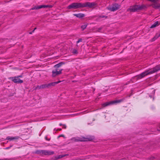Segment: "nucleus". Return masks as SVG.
<instances>
[{
	"mask_svg": "<svg viewBox=\"0 0 160 160\" xmlns=\"http://www.w3.org/2000/svg\"><path fill=\"white\" fill-rule=\"evenodd\" d=\"M42 155H47V150H42Z\"/></svg>",
	"mask_w": 160,
	"mask_h": 160,
	"instance_id": "obj_23",
	"label": "nucleus"
},
{
	"mask_svg": "<svg viewBox=\"0 0 160 160\" xmlns=\"http://www.w3.org/2000/svg\"><path fill=\"white\" fill-rule=\"evenodd\" d=\"M12 80L15 83H21L23 82V81L18 78V77H15L14 78H12Z\"/></svg>",
	"mask_w": 160,
	"mask_h": 160,
	"instance_id": "obj_7",
	"label": "nucleus"
},
{
	"mask_svg": "<svg viewBox=\"0 0 160 160\" xmlns=\"http://www.w3.org/2000/svg\"><path fill=\"white\" fill-rule=\"evenodd\" d=\"M87 26V25H84L81 26V28H82V31L84 30L86 28Z\"/></svg>",
	"mask_w": 160,
	"mask_h": 160,
	"instance_id": "obj_22",
	"label": "nucleus"
},
{
	"mask_svg": "<svg viewBox=\"0 0 160 160\" xmlns=\"http://www.w3.org/2000/svg\"><path fill=\"white\" fill-rule=\"evenodd\" d=\"M54 154L53 151H47V155H50Z\"/></svg>",
	"mask_w": 160,
	"mask_h": 160,
	"instance_id": "obj_16",
	"label": "nucleus"
},
{
	"mask_svg": "<svg viewBox=\"0 0 160 160\" xmlns=\"http://www.w3.org/2000/svg\"><path fill=\"white\" fill-rule=\"evenodd\" d=\"M64 137V136L63 135H62H62H60L58 137V138H59V137Z\"/></svg>",
	"mask_w": 160,
	"mask_h": 160,
	"instance_id": "obj_32",
	"label": "nucleus"
},
{
	"mask_svg": "<svg viewBox=\"0 0 160 160\" xmlns=\"http://www.w3.org/2000/svg\"><path fill=\"white\" fill-rule=\"evenodd\" d=\"M48 85V84H44L42 85V86L43 89L46 88H49V87Z\"/></svg>",
	"mask_w": 160,
	"mask_h": 160,
	"instance_id": "obj_18",
	"label": "nucleus"
},
{
	"mask_svg": "<svg viewBox=\"0 0 160 160\" xmlns=\"http://www.w3.org/2000/svg\"><path fill=\"white\" fill-rule=\"evenodd\" d=\"M0 160H9L8 159H0Z\"/></svg>",
	"mask_w": 160,
	"mask_h": 160,
	"instance_id": "obj_37",
	"label": "nucleus"
},
{
	"mask_svg": "<svg viewBox=\"0 0 160 160\" xmlns=\"http://www.w3.org/2000/svg\"><path fill=\"white\" fill-rule=\"evenodd\" d=\"M96 5L95 2H86L84 3L74 2L73 3L67 7L68 9H76L79 8L88 7L89 8H92Z\"/></svg>",
	"mask_w": 160,
	"mask_h": 160,
	"instance_id": "obj_1",
	"label": "nucleus"
},
{
	"mask_svg": "<svg viewBox=\"0 0 160 160\" xmlns=\"http://www.w3.org/2000/svg\"><path fill=\"white\" fill-rule=\"evenodd\" d=\"M19 138V137L18 136L11 137V140H12L14 139H18Z\"/></svg>",
	"mask_w": 160,
	"mask_h": 160,
	"instance_id": "obj_19",
	"label": "nucleus"
},
{
	"mask_svg": "<svg viewBox=\"0 0 160 160\" xmlns=\"http://www.w3.org/2000/svg\"><path fill=\"white\" fill-rule=\"evenodd\" d=\"M39 6H35L31 9V10H35V9H39Z\"/></svg>",
	"mask_w": 160,
	"mask_h": 160,
	"instance_id": "obj_20",
	"label": "nucleus"
},
{
	"mask_svg": "<svg viewBox=\"0 0 160 160\" xmlns=\"http://www.w3.org/2000/svg\"><path fill=\"white\" fill-rule=\"evenodd\" d=\"M42 150H38L36 151L35 152V153L38 154H40L41 155H42Z\"/></svg>",
	"mask_w": 160,
	"mask_h": 160,
	"instance_id": "obj_17",
	"label": "nucleus"
},
{
	"mask_svg": "<svg viewBox=\"0 0 160 160\" xmlns=\"http://www.w3.org/2000/svg\"><path fill=\"white\" fill-rule=\"evenodd\" d=\"M148 1L155 3L158 1V0H148Z\"/></svg>",
	"mask_w": 160,
	"mask_h": 160,
	"instance_id": "obj_24",
	"label": "nucleus"
},
{
	"mask_svg": "<svg viewBox=\"0 0 160 160\" xmlns=\"http://www.w3.org/2000/svg\"><path fill=\"white\" fill-rule=\"evenodd\" d=\"M62 69H61L59 70V71L53 70L52 72V76L53 77H55L57 75L61 74L62 73Z\"/></svg>",
	"mask_w": 160,
	"mask_h": 160,
	"instance_id": "obj_6",
	"label": "nucleus"
},
{
	"mask_svg": "<svg viewBox=\"0 0 160 160\" xmlns=\"http://www.w3.org/2000/svg\"><path fill=\"white\" fill-rule=\"evenodd\" d=\"M68 154H65L64 155H60L58 156H56L55 157L52 158L51 160H57L58 159H60L62 158L65 157L66 156L68 155Z\"/></svg>",
	"mask_w": 160,
	"mask_h": 160,
	"instance_id": "obj_9",
	"label": "nucleus"
},
{
	"mask_svg": "<svg viewBox=\"0 0 160 160\" xmlns=\"http://www.w3.org/2000/svg\"><path fill=\"white\" fill-rule=\"evenodd\" d=\"M45 139H46V140H47V141H50V138H48V137H47V136H46V137H45Z\"/></svg>",
	"mask_w": 160,
	"mask_h": 160,
	"instance_id": "obj_30",
	"label": "nucleus"
},
{
	"mask_svg": "<svg viewBox=\"0 0 160 160\" xmlns=\"http://www.w3.org/2000/svg\"><path fill=\"white\" fill-rule=\"evenodd\" d=\"M63 125L62 124V123H60V124H59V125H60V126H63Z\"/></svg>",
	"mask_w": 160,
	"mask_h": 160,
	"instance_id": "obj_40",
	"label": "nucleus"
},
{
	"mask_svg": "<svg viewBox=\"0 0 160 160\" xmlns=\"http://www.w3.org/2000/svg\"><path fill=\"white\" fill-rule=\"evenodd\" d=\"M61 82V81H59L58 82H51V83H48V85L49 86V88L51 86H54L56 84H58V83H59V82Z\"/></svg>",
	"mask_w": 160,
	"mask_h": 160,
	"instance_id": "obj_11",
	"label": "nucleus"
},
{
	"mask_svg": "<svg viewBox=\"0 0 160 160\" xmlns=\"http://www.w3.org/2000/svg\"><path fill=\"white\" fill-rule=\"evenodd\" d=\"M56 129H54V130H56Z\"/></svg>",
	"mask_w": 160,
	"mask_h": 160,
	"instance_id": "obj_44",
	"label": "nucleus"
},
{
	"mask_svg": "<svg viewBox=\"0 0 160 160\" xmlns=\"http://www.w3.org/2000/svg\"><path fill=\"white\" fill-rule=\"evenodd\" d=\"M38 86V89H43L42 88V85L41 86Z\"/></svg>",
	"mask_w": 160,
	"mask_h": 160,
	"instance_id": "obj_29",
	"label": "nucleus"
},
{
	"mask_svg": "<svg viewBox=\"0 0 160 160\" xmlns=\"http://www.w3.org/2000/svg\"><path fill=\"white\" fill-rule=\"evenodd\" d=\"M120 6L118 4L115 3L112 5V7H108V10L111 11H115L117 10H118L120 8Z\"/></svg>",
	"mask_w": 160,
	"mask_h": 160,
	"instance_id": "obj_5",
	"label": "nucleus"
},
{
	"mask_svg": "<svg viewBox=\"0 0 160 160\" xmlns=\"http://www.w3.org/2000/svg\"><path fill=\"white\" fill-rule=\"evenodd\" d=\"M151 6L153 8L157 9L160 8V3H158L156 2L152 4Z\"/></svg>",
	"mask_w": 160,
	"mask_h": 160,
	"instance_id": "obj_8",
	"label": "nucleus"
},
{
	"mask_svg": "<svg viewBox=\"0 0 160 160\" xmlns=\"http://www.w3.org/2000/svg\"><path fill=\"white\" fill-rule=\"evenodd\" d=\"M123 101V99H121L118 100H116L112 101H111L109 102H106L102 104V106L103 107H104L116 103H118L120 102Z\"/></svg>",
	"mask_w": 160,
	"mask_h": 160,
	"instance_id": "obj_4",
	"label": "nucleus"
},
{
	"mask_svg": "<svg viewBox=\"0 0 160 160\" xmlns=\"http://www.w3.org/2000/svg\"><path fill=\"white\" fill-rule=\"evenodd\" d=\"M62 126H63V127H62V128H64V129H66V125H63Z\"/></svg>",
	"mask_w": 160,
	"mask_h": 160,
	"instance_id": "obj_31",
	"label": "nucleus"
},
{
	"mask_svg": "<svg viewBox=\"0 0 160 160\" xmlns=\"http://www.w3.org/2000/svg\"><path fill=\"white\" fill-rule=\"evenodd\" d=\"M55 68V70H54V71H58V70H59L58 68Z\"/></svg>",
	"mask_w": 160,
	"mask_h": 160,
	"instance_id": "obj_36",
	"label": "nucleus"
},
{
	"mask_svg": "<svg viewBox=\"0 0 160 160\" xmlns=\"http://www.w3.org/2000/svg\"><path fill=\"white\" fill-rule=\"evenodd\" d=\"M34 30H33L32 32H34Z\"/></svg>",
	"mask_w": 160,
	"mask_h": 160,
	"instance_id": "obj_42",
	"label": "nucleus"
},
{
	"mask_svg": "<svg viewBox=\"0 0 160 160\" xmlns=\"http://www.w3.org/2000/svg\"><path fill=\"white\" fill-rule=\"evenodd\" d=\"M9 148V147H8V148H6V149H8V148Z\"/></svg>",
	"mask_w": 160,
	"mask_h": 160,
	"instance_id": "obj_43",
	"label": "nucleus"
},
{
	"mask_svg": "<svg viewBox=\"0 0 160 160\" xmlns=\"http://www.w3.org/2000/svg\"><path fill=\"white\" fill-rule=\"evenodd\" d=\"M146 8V6L144 5H142L141 6L135 5L130 7L129 8V10L130 12H135L138 10H142L143 9Z\"/></svg>",
	"mask_w": 160,
	"mask_h": 160,
	"instance_id": "obj_3",
	"label": "nucleus"
},
{
	"mask_svg": "<svg viewBox=\"0 0 160 160\" xmlns=\"http://www.w3.org/2000/svg\"><path fill=\"white\" fill-rule=\"evenodd\" d=\"M85 138H78L77 139H75V141L77 142H83L85 141L86 140H85Z\"/></svg>",
	"mask_w": 160,
	"mask_h": 160,
	"instance_id": "obj_12",
	"label": "nucleus"
},
{
	"mask_svg": "<svg viewBox=\"0 0 160 160\" xmlns=\"http://www.w3.org/2000/svg\"><path fill=\"white\" fill-rule=\"evenodd\" d=\"M159 37L158 35V33H157L155 36L152 38V39L151 40V41L152 42H153L155 40L157 39Z\"/></svg>",
	"mask_w": 160,
	"mask_h": 160,
	"instance_id": "obj_15",
	"label": "nucleus"
},
{
	"mask_svg": "<svg viewBox=\"0 0 160 160\" xmlns=\"http://www.w3.org/2000/svg\"><path fill=\"white\" fill-rule=\"evenodd\" d=\"M159 70H160V64L157 65L152 69L146 70L141 74L136 76H135V78H136L137 80L139 79L148 74L153 73L157 72Z\"/></svg>",
	"mask_w": 160,
	"mask_h": 160,
	"instance_id": "obj_2",
	"label": "nucleus"
},
{
	"mask_svg": "<svg viewBox=\"0 0 160 160\" xmlns=\"http://www.w3.org/2000/svg\"><path fill=\"white\" fill-rule=\"evenodd\" d=\"M64 64V63L63 62H60L55 65L54 66V68H59L61 67L62 65Z\"/></svg>",
	"mask_w": 160,
	"mask_h": 160,
	"instance_id": "obj_13",
	"label": "nucleus"
},
{
	"mask_svg": "<svg viewBox=\"0 0 160 160\" xmlns=\"http://www.w3.org/2000/svg\"><path fill=\"white\" fill-rule=\"evenodd\" d=\"M36 29H37V28H34V30H36Z\"/></svg>",
	"mask_w": 160,
	"mask_h": 160,
	"instance_id": "obj_41",
	"label": "nucleus"
},
{
	"mask_svg": "<svg viewBox=\"0 0 160 160\" xmlns=\"http://www.w3.org/2000/svg\"><path fill=\"white\" fill-rule=\"evenodd\" d=\"M72 82H75V81H72Z\"/></svg>",
	"mask_w": 160,
	"mask_h": 160,
	"instance_id": "obj_45",
	"label": "nucleus"
},
{
	"mask_svg": "<svg viewBox=\"0 0 160 160\" xmlns=\"http://www.w3.org/2000/svg\"><path fill=\"white\" fill-rule=\"evenodd\" d=\"M62 130V129L61 128H58L56 130V131H61Z\"/></svg>",
	"mask_w": 160,
	"mask_h": 160,
	"instance_id": "obj_33",
	"label": "nucleus"
},
{
	"mask_svg": "<svg viewBox=\"0 0 160 160\" xmlns=\"http://www.w3.org/2000/svg\"><path fill=\"white\" fill-rule=\"evenodd\" d=\"M32 32H29V33L30 34H32Z\"/></svg>",
	"mask_w": 160,
	"mask_h": 160,
	"instance_id": "obj_39",
	"label": "nucleus"
},
{
	"mask_svg": "<svg viewBox=\"0 0 160 160\" xmlns=\"http://www.w3.org/2000/svg\"><path fill=\"white\" fill-rule=\"evenodd\" d=\"M38 86L35 87V88L34 89V90H36L37 89H38Z\"/></svg>",
	"mask_w": 160,
	"mask_h": 160,
	"instance_id": "obj_34",
	"label": "nucleus"
},
{
	"mask_svg": "<svg viewBox=\"0 0 160 160\" xmlns=\"http://www.w3.org/2000/svg\"><path fill=\"white\" fill-rule=\"evenodd\" d=\"M72 53L74 54H77L78 52L77 50L74 49L72 50Z\"/></svg>",
	"mask_w": 160,
	"mask_h": 160,
	"instance_id": "obj_21",
	"label": "nucleus"
},
{
	"mask_svg": "<svg viewBox=\"0 0 160 160\" xmlns=\"http://www.w3.org/2000/svg\"><path fill=\"white\" fill-rule=\"evenodd\" d=\"M158 22L157 21L155 22L153 25H152L150 27V28H153L155 27L156 26L158 25Z\"/></svg>",
	"mask_w": 160,
	"mask_h": 160,
	"instance_id": "obj_14",
	"label": "nucleus"
},
{
	"mask_svg": "<svg viewBox=\"0 0 160 160\" xmlns=\"http://www.w3.org/2000/svg\"><path fill=\"white\" fill-rule=\"evenodd\" d=\"M100 17L102 18H107V16H101Z\"/></svg>",
	"mask_w": 160,
	"mask_h": 160,
	"instance_id": "obj_35",
	"label": "nucleus"
},
{
	"mask_svg": "<svg viewBox=\"0 0 160 160\" xmlns=\"http://www.w3.org/2000/svg\"><path fill=\"white\" fill-rule=\"evenodd\" d=\"M82 39L80 38V39H79V40L77 41V43H78L79 42H82Z\"/></svg>",
	"mask_w": 160,
	"mask_h": 160,
	"instance_id": "obj_28",
	"label": "nucleus"
},
{
	"mask_svg": "<svg viewBox=\"0 0 160 160\" xmlns=\"http://www.w3.org/2000/svg\"><path fill=\"white\" fill-rule=\"evenodd\" d=\"M73 15L79 18H81L84 17L85 15L84 14L79 13L78 14H74Z\"/></svg>",
	"mask_w": 160,
	"mask_h": 160,
	"instance_id": "obj_10",
	"label": "nucleus"
},
{
	"mask_svg": "<svg viewBox=\"0 0 160 160\" xmlns=\"http://www.w3.org/2000/svg\"><path fill=\"white\" fill-rule=\"evenodd\" d=\"M22 77V76L21 75H20L18 77H18V78H19V77Z\"/></svg>",
	"mask_w": 160,
	"mask_h": 160,
	"instance_id": "obj_38",
	"label": "nucleus"
},
{
	"mask_svg": "<svg viewBox=\"0 0 160 160\" xmlns=\"http://www.w3.org/2000/svg\"><path fill=\"white\" fill-rule=\"evenodd\" d=\"M39 8H40V9L42 8H46V5H42L39 6Z\"/></svg>",
	"mask_w": 160,
	"mask_h": 160,
	"instance_id": "obj_25",
	"label": "nucleus"
},
{
	"mask_svg": "<svg viewBox=\"0 0 160 160\" xmlns=\"http://www.w3.org/2000/svg\"><path fill=\"white\" fill-rule=\"evenodd\" d=\"M102 29V27L98 28L97 29V31L98 32H100L101 30Z\"/></svg>",
	"mask_w": 160,
	"mask_h": 160,
	"instance_id": "obj_27",
	"label": "nucleus"
},
{
	"mask_svg": "<svg viewBox=\"0 0 160 160\" xmlns=\"http://www.w3.org/2000/svg\"><path fill=\"white\" fill-rule=\"evenodd\" d=\"M52 5H46V8H52Z\"/></svg>",
	"mask_w": 160,
	"mask_h": 160,
	"instance_id": "obj_26",
	"label": "nucleus"
}]
</instances>
